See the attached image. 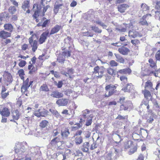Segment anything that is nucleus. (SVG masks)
I'll list each match as a JSON object with an SVG mask.
<instances>
[{"instance_id": "1", "label": "nucleus", "mask_w": 160, "mask_h": 160, "mask_svg": "<svg viewBox=\"0 0 160 160\" xmlns=\"http://www.w3.org/2000/svg\"><path fill=\"white\" fill-rule=\"evenodd\" d=\"M42 6L40 5L37 4H34L33 5V9L35 10V12L33 15L34 18L36 19L37 22H38L41 19V17L44 16L45 13L46 12L47 9L50 8L49 5H47L45 7L44 6L42 12Z\"/></svg>"}, {"instance_id": "2", "label": "nucleus", "mask_w": 160, "mask_h": 160, "mask_svg": "<svg viewBox=\"0 0 160 160\" xmlns=\"http://www.w3.org/2000/svg\"><path fill=\"white\" fill-rule=\"evenodd\" d=\"M116 87L112 84L108 85L106 86L105 89L106 92L105 94L106 97H109L112 95L116 91Z\"/></svg>"}, {"instance_id": "3", "label": "nucleus", "mask_w": 160, "mask_h": 160, "mask_svg": "<svg viewBox=\"0 0 160 160\" xmlns=\"http://www.w3.org/2000/svg\"><path fill=\"white\" fill-rule=\"evenodd\" d=\"M24 144H25V143H16L15 147V151L16 153L20 155L25 152L26 148Z\"/></svg>"}, {"instance_id": "4", "label": "nucleus", "mask_w": 160, "mask_h": 160, "mask_svg": "<svg viewBox=\"0 0 160 160\" xmlns=\"http://www.w3.org/2000/svg\"><path fill=\"white\" fill-rule=\"evenodd\" d=\"M34 37H36V35L33 34L29 38V42L32 47V50L35 52L38 48L37 42L36 40H33Z\"/></svg>"}, {"instance_id": "5", "label": "nucleus", "mask_w": 160, "mask_h": 160, "mask_svg": "<svg viewBox=\"0 0 160 160\" xmlns=\"http://www.w3.org/2000/svg\"><path fill=\"white\" fill-rule=\"evenodd\" d=\"M49 34V31L48 30H47L42 33L38 40V42L40 44H42L45 42Z\"/></svg>"}, {"instance_id": "6", "label": "nucleus", "mask_w": 160, "mask_h": 160, "mask_svg": "<svg viewBox=\"0 0 160 160\" xmlns=\"http://www.w3.org/2000/svg\"><path fill=\"white\" fill-rule=\"evenodd\" d=\"M35 116L38 117H45L47 114V111L45 109H38L35 111L34 113Z\"/></svg>"}, {"instance_id": "7", "label": "nucleus", "mask_w": 160, "mask_h": 160, "mask_svg": "<svg viewBox=\"0 0 160 160\" xmlns=\"http://www.w3.org/2000/svg\"><path fill=\"white\" fill-rule=\"evenodd\" d=\"M132 104L130 101L125 103L120 106V110H126L128 108H132Z\"/></svg>"}, {"instance_id": "8", "label": "nucleus", "mask_w": 160, "mask_h": 160, "mask_svg": "<svg viewBox=\"0 0 160 160\" xmlns=\"http://www.w3.org/2000/svg\"><path fill=\"white\" fill-rule=\"evenodd\" d=\"M68 102V99L66 98L59 99L56 101V103L59 106H65L67 105Z\"/></svg>"}, {"instance_id": "9", "label": "nucleus", "mask_w": 160, "mask_h": 160, "mask_svg": "<svg viewBox=\"0 0 160 160\" xmlns=\"http://www.w3.org/2000/svg\"><path fill=\"white\" fill-rule=\"evenodd\" d=\"M129 7V6L125 4H123L120 5L118 7V11L121 13L124 12H125L126 9Z\"/></svg>"}, {"instance_id": "10", "label": "nucleus", "mask_w": 160, "mask_h": 160, "mask_svg": "<svg viewBox=\"0 0 160 160\" xmlns=\"http://www.w3.org/2000/svg\"><path fill=\"white\" fill-rule=\"evenodd\" d=\"M119 52L123 55H127L129 51V49L127 48L122 47L118 48Z\"/></svg>"}, {"instance_id": "11", "label": "nucleus", "mask_w": 160, "mask_h": 160, "mask_svg": "<svg viewBox=\"0 0 160 160\" xmlns=\"http://www.w3.org/2000/svg\"><path fill=\"white\" fill-rule=\"evenodd\" d=\"M148 62L149 66L155 70L157 69V61H154L152 58H150L148 60Z\"/></svg>"}, {"instance_id": "12", "label": "nucleus", "mask_w": 160, "mask_h": 160, "mask_svg": "<svg viewBox=\"0 0 160 160\" xmlns=\"http://www.w3.org/2000/svg\"><path fill=\"white\" fill-rule=\"evenodd\" d=\"M128 36L130 37L133 38H135L137 36L141 37L138 32L134 30L130 31L129 32Z\"/></svg>"}, {"instance_id": "13", "label": "nucleus", "mask_w": 160, "mask_h": 160, "mask_svg": "<svg viewBox=\"0 0 160 160\" xmlns=\"http://www.w3.org/2000/svg\"><path fill=\"white\" fill-rule=\"evenodd\" d=\"M11 35V33L4 30H2L0 32V38L3 39L10 37Z\"/></svg>"}, {"instance_id": "14", "label": "nucleus", "mask_w": 160, "mask_h": 160, "mask_svg": "<svg viewBox=\"0 0 160 160\" xmlns=\"http://www.w3.org/2000/svg\"><path fill=\"white\" fill-rule=\"evenodd\" d=\"M0 113L2 116L7 117L9 115L10 112L8 108H3L2 111L0 112Z\"/></svg>"}, {"instance_id": "15", "label": "nucleus", "mask_w": 160, "mask_h": 160, "mask_svg": "<svg viewBox=\"0 0 160 160\" xmlns=\"http://www.w3.org/2000/svg\"><path fill=\"white\" fill-rule=\"evenodd\" d=\"M63 96V93L57 91L53 92H52L51 96L53 98H60L62 97Z\"/></svg>"}, {"instance_id": "16", "label": "nucleus", "mask_w": 160, "mask_h": 160, "mask_svg": "<svg viewBox=\"0 0 160 160\" xmlns=\"http://www.w3.org/2000/svg\"><path fill=\"white\" fill-rule=\"evenodd\" d=\"M32 81H30L29 83L23 82V85L21 88V91L22 92H25L26 91L30 85L32 84Z\"/></svg>"}, {"instance_id": "17", "label": "nucleus", "mask_w": 160, "mask_h": 160, "mask_svg": "<svg viewBox=\"0 0 160 160\" xmlns=\"http://www.w3.org/2000/svg\"><path fill=\"white\" fill-rule=\"evenodd\" d=\"M5 80L9 82H11L12 81V77L11 74L8 72H5L3 75Z\"/></svg>"}, {"instance_id": "18", "label": "nucleus", "mask_w": 160, "mask_h": 160, "mask_svg": "<svg viewBox=\"0 0 160 160\" xmlns=\"http://www.w3.org/2000/svg\"><path fill=\"white\" fill-rule=\"evenodd\" d=\"M61 28L60 26L58 25L55 26L51 30L50 35H51L57 33L60 30Z\"/></svg>"}, {"instance_id": "19", "label": "nucleus", "mask_w": 160, "mask_h": 160, "mask_svg": "<svg viewBox=\"0 0 160 160\" xmlns=\"http://www.w3.org/2000/svg\"><path fill=\"white\" fill-rule=\"evenodd\" d=\"M18 111L16 110L14 111L12 113V116L14 120H11V121H13L14 120H17L19 118L20 115Z\"/></svg>"}, {"instance_id": "20", "label": "nucleus", "mask_w": 160, "mask_h": 160, "mask_svg": "<svg viewBox=\"0 0 160 160\" xmlns=\"http://www.w3.org/2000/svg\"><path fill=\"white\" fill-rule=\"evenodd\" d=\"M3 27L4 29L10 32H12L13 30V26L10 23H7L4 25Z\"/></svg>"}, {"instance_id": "21", "label": "nucleus", "mask_w": 160, "mask_h": 160, "mask_svg": "<svg viewBox=\"0 0 160 160\" xmlns=\"http://www.w3.org/2000/svg\"><path fill=\"white\" fill-rule=\"evenodd\" d=\"M133 86L131 83L128 84L126 87L122 88V90L124 92H130L132 89Z\"/></svg>"}, {"instance_id": "22", "label": "nucleus", "mask_w": 160, "mask_h": 160, "mask_svg": "<svg viewBox=\"0 0 160 160\" xmlns=\"http://www.w3.org/2000/svg\"><path fill=\"white\" fill-rule=\"evenodd\" d=\"M131 72L130 69L128 68H126L123 69H121L119 70L117 72L121 74H129Z\"/></svg>"}, {"instance_id": "23", "label": "nucleus", "mask_w": 160, "mask_h": 160, "mask_svg": "<svg viewBox=\"0 0 160 160\" xmlns=\"http://www.w3.org/2000/svg\"><path fill=\"white\" fill-rule=\"evenodd\" d=\"M92 114H90L88 117L86 118H84L86 119V126H88L91 124L92 122Z\"/></svg>"}, {"instance_id": "24", "label": "nucleus", "mask_w": 160, "mask_h": 160, "mask_svg": "<svg viewBox=\"0 0 160 160\" xmlns=\"http://www.w3.org/2000/svg\"><path fill=\"white\" fill-rule=\"evenodd\" d=\"M139 134L142 136L143 138H145L148 136L147 131L143 128H141L139 131Z\"/></svg>"}, {"instance_id": "25", "label": "nucleus", "mask_w": 160, "mask_h": 160, "mask_svg": "<svg viewBox=\"0 0 160 160\" xmlns=\"http://www.w3.org/2000/svg\"><path fill=\"white\" fill-rule=\"evenodd\" d=\"M29 2L28 1L26 0L22 4V8L25 11L29 8Z\"/></svg>"}, {"instance_id": "26", "label": "nucleus", "mask_w": 160, "mask_h": 160, "mask_svg": "<svg viewBox=\"0 0 160 160\" xmlns=\"http://www.w3.org/2000/svg\"><path fill=\"white\" fill-rule=\"evenodd\" d=\"M146 18V16H144L141 19L139 22L142 25H148V23L146 20L145 19Z\"/></svg>"}, {"instance_id": "27", "label": "nucleus", "mask_w": 160, "mask_h": 160, "mask_svg": "<svg viewBox=\"0 0 160 160\" xmlns=\"http://www.w3.org/2000/svg\"><path fill=\"white\" fill-rule=\"evenodd\" d=\"M89 143L88 142L84 143L83 147L82 148V151L85 152H88L89 150Z\"/></svg>"}, {"instance_id": "28", "label": "nucleus", "mask_w": 160, "mask_h": 160, "mask_svg": "<svg viewBox=\"0 0 160 160\" xmlns=\"http://www.w3.org/2000/svg\"><path fill=\"white\" fill-rule=\"evenodd\" d=\"M114 55L116 58L117 61L119 62L120 63H124V60L122 57L119 54L115 53Z\"/></svg>"}, {"instance_id": "29", "label": "nucleus", "mask_w": 160, "mask_h": 160, "mask_svg": "<svg viewBox=\"0 0 160 160\" xmlns=\"http://www.w3.org/2000/svg\"><path fill=\"white\" fill-rule=\"evenodd\" d=\"M90 111L88 109H85L82 111V115L84 118H86L88 117L90 114Z\"/></svg>"}, {"instance_id": "30", "label": "nucleus", "mask_w": 160, "mask_h": 160, "mask_svg": "<svg viewBox=\"0 0 160 160\" xmlns=\"http://www.w3.org/2000/svg\"><path fill=\"white\" fill-rule=\"evenodd\" d=\"M75 141L77 144H80L82 142V139L81 137L79 136H75Z\"/></svg>"}, {"instance_id": "31", "label": "nucleus", "mask_w": 160, "mask_h": 160, "mask_svg": "<svg viewBox=\"0 0 160 160\" xmlns=\"http://www.w3.org/2000/svg\"><path fill=\"white\" fill-rule=\"evenodd\" d=\"M59 138L58 137H56L52 139L50 142V144L53 146L56 147L58 142Z\"/></svg>"}, {"instance_id": "32", "label": "nucleus", "mask_w": 160, "mask_h": 160, "mask_svg": "<svg viewBox=\"0 0 160 160\" xmlns=\"http://www.w3.org/2000/svg\"><path fill=\"white\" fill-rule=\"evenodd\" d=\"M152 84L151 82L148 81L146 82L145 83V88L146 89H152L154 90V89L152 88Z\"/></svg>"}, {"instance_id": "33", "label": "nucleus", "mask_w": 160, "mask_h": 160, "mask_svg": "<svg viewBox=\"0 0 160 160\" xmlns=\"http://www.w3.org/2000/svg\"><path fill=\"white\" fill-rule=\"evenodd\" d=\"M49 111L54 115L56 117L58 118L59 117L60 115L58 112L54 109H50Z\"/></svg>"}, {"instance_id": "34", "label": "nucleus", "mask_w": 160, "mask_h": 160, "mask_svg": "<svg viewBox=\"0 0 160 160\" xmlns=\"http://www.w3.org/2000/svg\"><path fill=\"white\" fill-rule=\"evenodd\" d=\"M49 90L47 85L46 84H43L40 87V91L47 92Z\"/></svg>"}, {"instance_id": "35", "label": "nucleus", "mask_w": 160, "mask_h": 160, "mask_svg": "<svg viewBox=\"0 0 160 160\" xmlns=\"http://www.w3.org/2000/svg\"><path fill=\"white\" fill-rule=\"evenodd\" d=\"M16 11V8L15 6H10L8 9L9 12L12 14H14Z\"/></svg>"}, {"instance_id": "36", "label": "nucleus", "mask_w": 160, "mask_h": 160, "mask_svg": "<svg viewBox=\"0 0 160 160\" xmlns=\"http://www.w3.org/2000/svg\"><path fill=\"white\" fill-rule=\"evenodd\" d=\"M65 59L63 57V56L62 55V54H59L58 57L57 59L59 63H63L65 61Z\"/></svg>"}, {"instance_id": "37", "label": "nucleus", "mask_w": 160, "mask_h": 160, "mask_svg": "<svg viewBox=\"0 0 160 160\" xmlns=\"http://www.w3.org/2000/svg\"><path fill=\"white\" fill-rule=\"evenodd\" d=\"M142 93L144 94V97L146 98H148L149 97H150L151 96L150 92L149 91L146 89L143 91Z\"/></svg>"}, {"instance_id": "38", "label": "nucleus", "mask_w": 160, "mask_h": 160, "mask_svg": "<svg viewBox=\"0 0 160 160\" xmlns=\"http://www.w3.org/2000/svg\"><path fill=\"white\" fill-rule=\"evenodd\" d=\"M132 142L131 141H129L125 143V148L127 149L132 147Z\"/></svg>"}, {"instance_id": "39", "label": "nucleus", "mask_w": 160, "mask_h": 160, "mask_svg": "<svg viewBox=\"0 0 160 160\" xmlns=\"http://www.w3.org/2000/svg\"><path fill=\"white\" fill-rule=\"evenodd\" d=\"M18 73L21 79L23 80L24 77L23 76L24 74L23 70V69H20L18 71Z\"/></svg>"}, {"instance_id": "40", "label": "nucleus", "mask_w": 160, "mask_h": 160, "mask_svg": "<svg viewBox=\"0 0 160 160\" xmlns=\"http://www.w3.org/2000/svg\"><path fill=\"white\" fill-rule=\"evenodd\" d=\"M91 28H92V30L96 32L101 33L102 32L101 30L99 29L98 27L95 26H92Z\"/></svg>"}, {"instance_id": "41", "label": "nucleus", "mask_w": 160, "mask_h": 160, "mask_svg": "<svg viewBox=\"0 0 160 160\" xmlns=\"http://www.w3.org/2000/svg\"><path fill=\"white\" fill-rule=\"evenodd\" d=\"M141 71V74L143 76H146L149 73V70L148 69H144L143 68H142Z\"/></svg>"}, {"instance_id": "42", "label": "nucleus", "mask_w": 160, "mask_h": 160, "mask_svg": "<svg viewBox=\"0 0 160 160\" xmlns=\"http://www.w3.org/2000/svg\"><path fill=\"white\" fill-rule=\"evenodd\" d=\"M70 133L68 129H66L64 131L62 132V137H67Z\"/></svg>"}, {"instance_id": "43", "label": "nucleus", "mask_w": 160, "mask_h": 160, "mask_svg": "<svg viewBox=\"0 0 160 160\" xmlns=\"http://www.w3.org/2000/svg\"><path fill=\"white\" fill-rule=\"evenodd\" d=\"M120 80L122 81V84L124 85L128 81L127 78L124 76H122L120 78Z\"/></svg>"}, {"instance_id": "44", "label": "nucleus", "mask_w": 160, "mask_h": 160, "mask_svg": "<svg viewBox=\"0 0 160 160\" xmlns=\"http://www.w3.org/2000/svg\"><path fill=\"white\" fill-rule=\"evenodd\" d=\"M99 74L96 75V76L98 78H101L102 77V74L104 73V69L103 68H100L99 71Z\"/></svg>"}, {"instance_id": "45", "label": "nucleus", "mask_w": 160, "mask_h": 160, "mask_svg": "<svg viewBox=\"0 0 160 160\" xmlns=\"http://www.w3.org/2000/svg\"><path fill=\"white\" fill-rule=\"evenodd\" d=\"M71 52L69 51H64L62 52V55L64 57H70L71 55Z\"/></svg>"}, {"instance_id": "46", "label": "nucleus", "mask_w": 160, "mask_h": 160, "mask_svg": "<svg viewBox=\"0 0 160 160\" xmlns=\"http://www.w3.org/2000/svg\"><path fill=\"white\" fill-rule=\"evenodd\" d=\"M141 7L143 11H146L149 9V7L145 3H142L141 5Z\"/></svg>"}, {"instance_id": "47", "label": "nucleus", "mask_w": 160, "mask_h": 160, "mask_svg": "<svg viewBox=\"0 0 160 160\" xmlns=\"http://www.w3.org/2000/svg\"><path fill=\"white\" fill-rule=\"evenodd\" d=\"M48 122L46 120H43L40 123V126L42 128H45L47 125Z\"/></svg>"}, {"instance_id": "48", "label": "nucleus", "mask_w": 160, "mask_h": 160, "mask_svg": "<svg viewBox=\"0 0 160 160\" xmlns=\"http://www.w3.org/2000/svg\"><path fill=\"white\" fill-rule=\"evenodd\" d=\"M107 72L108 74L112 75H114L115 74L114 70L111 68H108Z\"/></svg>"}, {"instance_id": "49", "label": "nucleus", "mask_w": 160, "mask_h": 160, "mask_svg": "<svg viewBox=\"0 0 160 160\" xmlns=\"http://www.w3.org/2000/svg\"><path fill=\"white\" fill-rule=\"evenodd\" d=\"M155 58L156 60H160V50H158L155 55Z\"/></svg>"}, {"instance_id": "50", "label": "nucleus", "mask_w": 160, "mask_h": 160, "mask_svg": "<svg viewBox=\"0 0 160 160\" xmlns=\"http://www.w3.org/2000/svg\"><path fill=\"white\" fill-rule=\"evenodd\" d=\"M96 23L98 24H99L103 28H106L107 26L105 25L102 22L98 20L96 22Z\"/></svg>"}, {"instance_id": "51", "label": "nucleus", "mask_w": 160, "mask_h": 160, "mask_svg": "<svg viewBox=\"0 0 160 160\" xmlns=\"http://www.w3.org/2000/svg\"><path fill=\"white\" fill-rule=\"evenodd\" d=\"M83 35L84 36L92 37L93 36V34L88 32H83Z\"/></svg>"}, {"instance_id": "52", "label": "nucleus", "mask_w": 160, "mask_h": 160, "mask_svg": "<svg viewBox=\"0 0 160 160\" xmlns=\"http://www.w3.org/2000/svg\"><path fill=\"white\" fill-rule=\"evenodd\" d=\"M54 84L57 86L58 88H61L63 85V82L62 81H59L58 83L56 82H55Z\"/></svg>"}, {"instance_id": "53", "label": "nucleus", "mask_w": 160, "mask_h": 160, "mask_svg": "<svg viewBox=\"0 0 160 160\" xmlns=\"http://www.w3.org/2000/svg\"><path fill=\"white\" fill-rule=\"evenodd\" d=\"M110 64L112 67H115L118 66V63L114 60H111L110 62Z\"/></svg>"}, {"instance_id": "54", "label": "nucleus", "mask_w": 160, "mask_h": 160, "mask_svg": "<svg viewBox=\"0 0 160 160\" xmlns=\"http://www.w3.org/2000/svg\"><path fill=\"white\" fill-rule=\"evenodd\" d=\"M26 64V62L25 61L23 60H21L19 62L18 65L20 67H23Z\"/></svg>"}, {"instance_id": "55", "label": "nucleus", "mask_w": 160, "mask_h": 160, "mask_svg": "<svg viewBox=\"0 0 160 160\" xmlns=\"http://www.w3.org/2000/svg\"><path fill=\"white\" fill-rule=\"evenodd\" d=\"M73 73V70L72 69L68 68L67 74L68 76L70 77L71 75Z\"/></svg>"}, {"instance_id": "56", "label": "nucleus", "mask_w": 160, "mask_h": 160, "mask_svg": "<svg viewBox=\"0 0 160 160\" xmlns=\"http://www.w3.org/2000/svg\"><path fill=\"white\" fill-rule=\"evenodd\" d=\"M100 68L98 66H97L95 67L94 68V71L93 72V73L96 74L98 73V74H99V71L100 69Z\"/></svg>"}, {"instance_id": "57", "label": "nucleus", "mask_w": 160, "mask_h": 160, "mask_svg": "<svg viewBox=\"0 0 160 160\" xmlns=\"http://www.w3.org/2000/svg\"><path fill=\"white\" fill-rule=\"evenodd\" d=\"M97 147V146L96 144V142H94L91 145L90 148V149L91 150H93Z\"/></svg>"}, {"instance_id": "58", "label": "nucleus", "mask_w": 160, "mask_h": 160, "mask_svg": "<svg viewBox=\"0 0 160 160\" xmlns=\"http://www.w3.org/2000/svg\"><path fill=\"white\" fill-rule=\"evenodd\" d=\"M85 137L87 138H88L91 135V132L89 131H85Z\"/></svg>"}, {"instance_id": "59", "label": "nucleus", "mask_w": 160, "mask_h": 160, "mask_svg": "<svg viewBox=\"0 0 160 160\" xmlns=\"http://www.w3.org/2000/svg\"><path fill=\"white\" fill-rule=\"evenodd\" d=\"M1 94L2 98L3 99L6 98L9 94L8 92H4L3 93H1Z\"/></svg>"}, {"instance_id": "60", "label": "nucleus", "mask_w": 160, "mask_h": 160, "mask_svg": "<svg viewBox=\"0 0 160 160\" xmlns=\"http://www.w3.org/2000/svg\"><path fill=\"white\" fill-rule=\"evenodd\" d=\"M11 2L16 7H18V2L14 0H10Z\"/></svg>"}, {"instance_id": "61", "label": "nucleus", "mask_w": 160, "mask_h": 160, "mask_svg": "<svg viewBox=\"0 0 160 160\" xmlns=\"http://www.w3.org/2000/svg\"><path fill=\"white\" fill-rule=\"evenodd\" d=\"M49 22V20H46L42 24V27H46Z\"/></svg>"}, {"instance_id": "62", "label": "nucleus", "mask_w": 160, "mask_h": 160, "mask_svg": "<svg viewBox=\"0 0 160 160\" xmlns=\"http://www.w3.org/2000/svg\"><path fill=\"white\" fill-rule=\"evenodd\" d=\"M64 143V141H60V139L59 138L57 146L58 147H59L60 146H61Z\"/></svg>"}, {"instance_id": "63", "label": "nucleus", "mask_w": 160, "mask_h": 160, "mask_svg": "<svg viewBox=\"0 0 160 160\" xmlns=\"http://www.w3.org/2000/svg\"><path fill=\"white\" fill-rule=\"evenodd\" d=\"M139 42L138 40L137 39L132 40L131 41V42L133 45H136V44H137L138 42Z\"/></svg>"}, {"instance_id": "64", "label": "nucleus", "mask_w": 160, "mask_h": 160, "mask_svg": "<svg viewBox=\"0 0 160 160\" xmlns=\"http://www.w3.org/2000/svg\"><path fill=\"white\" fill-rule=\"evenodd\" d=\"M12 21H15L18 19V16L16 15H13L11 18Z\"/></svg>"}]
</instances>
